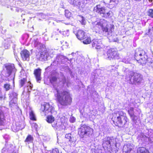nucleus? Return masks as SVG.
I'll list each match as a JSON object with an SVG mask.
<instances>
[{
  "mask_svg": "<svg viewBox=\"0 0 153 153\" xmlns=\"http://www.w3.org/2000/svg\"><path fill=\"white\" fill-rule=\"evenodd\" d=\"M12 153H16V152H14V153H13V152Z\"/></svg>",
  "mask_w": 153,
  "mask_h": 153,
  "instance_id": "obj_48",
  "label": "nucleus"
},
{
  "mask_svg": "<svg viewBox=\"0 0 153 153\" xmlns=\"http://www.w3.org/2000/svg\"><path fill=\"white\" fill-rule=\"evenodd\" d=\"M21 57L24 61H28L30 60V54L29 51L27 49H24L20 52Z\"/></svg>",
  "mask_w": 153,
  "mask_h": 153,
  "instance_id": "obj_11",
  "label": "nucleus"
},
{
  "mask_svg": "<svg viewBox=\"0 0 153 153\" xmlns=\"http://www.w3.org/2000/svg\"><path fill=\"white\" fill-rule=\"evenodd\" d=\"M40 52L41 53L39 59H41L42 60L44 59L45 57V55H47V54H48L47 50H45L43 51Z\"/></svg>",
  "mask_w": 153,
  "mask_h": 153,
  "instance_id": "obj_24",
  "label": "nucleus"
},
{
  "mask_svg": "<svg viewBox=\"0 0 153 153\" xmlns=\"http://www.w3.org/2000/svg\"><path fill=\"white\" fill-rule=\"evenodd\" d=\"M93 11L94 13H98L106 18H109L112 13L110 11H107L105 7L100 4L97 5L95 7Z\"/></svg>",
  "mask_w": 153,
  "mask_h": 153,
  "instance_id": "obj_8",
  "label": "nucleus"
},
{
  "mask_svg": "<svg viewBox=\"0 0 153 153\" xmlns=\"http://www.w3.org/2000/svg\"><path fill=\"white\" fill-rule=\"evenodd\" d=\"M37 49L40 52H42L45 50H47L46 49L45 46L40 43H37L35 46Z\"/></svg>",
  "mask_w": 153,
  "mask_h": 153,
  "instance_id": "obj_14",
  "label": "nucleus"
},
{
  "mask_svg": "<svg viewBox=\"0 0 153 153\" xmlns=\"http://www.w3.org/2000/svg\"><path fill=\"white\" fill-rule=\"evenodd\" d=\"M56 100L61 105L66 106L70 105L72 102V98L69 92L64 90L61 92L57 91Z\"/></svg>",
  "mask_w": 153,
  "mask_h": 153,
  "instance_id": "obj_2",
  "label": "nucleus"
},
{
  "mask_svg": "<svg viewBox=\"0 0 153 153\" xmlns=\"http://www.w3.org/2000/svg\"><path fill=\"white\" fill-rule=\"evenodd\" d=\"M16 69L13 64H10V80L12 81L13 87H15L14 79Z\"/></svg>",
  "mask_w": 153,
  "mask_h": 153,
  "instance_id": "obj_12",
  "label": "nucleus"
},
{
  "mask_svg": "<svg viewBox=\"0 0 153 153\" xmlns=\"http://www.w3.org/2000/svg\"><path fill=\"white\" fill-rule=\"evenodd\" d=\"M112 41L114 42H117V41L116 40H114Z\"/></svg>",
  "mask_w": 153,
  "mask_h": 153,
  "instance_id": "obj_43",
  "label": "nucleus"
},
{
  "mask_svg": "<svg viewBox=\"0 0 153 153\" xmlns=\"http://www.w3.org/2000/svg\"><path fill=\"white\" fill-rule=\"evenodd\" d=\"M93 42L92 44L93 47H97L99 46V45H98V40L97 39H94L92 40Z\"/></svg>",
  "mask_w": 153,
  "mask_h": 153,
  "instance_id": "obj_30",
  "label": "nucleus"
},
{
  "mask_svg": "<svg viewBox=\"0 0 153 153\" xmlns=\"http://www.w3.org/2000/svg\"><path fill=\"white\" fill-rule=\"evenodd\" d=\"M41 69L39 68L35 69L34 71L33 74L35 77L36 80L39 83H40L42 79L41 76Z\"/></svg>",
  "mask_w": 153,
  "mask_h": 153,
  "instance_id": "obj_13",
  "label": "nucleus"
},
{
  "mask_svg": "<svg viewBox=\"0 0 153 153\" xmlns=\"http://www.w3.org/2000/svg\"><path fill=\"white\" fill-rule=\"evenodd\" d=\"M134 58L140 65L145 64L147 59V56L145 51L143 49L138 48L136 50Z\"/></svg>",
  "mask_w": 153,
  "mask_h": 153,
  "instance_id": "obj_4",
  "label": "nucleus"
},
{
  "mask_svg": "<svg viewBox=\"0 0 153 153\" xmlns=\"http://www.w3.org/2000/svg\"><path fill=\"white\" fill-rule=\"evenodd\" d=\"M4 87L6 91L10 89V85L6 84L4 85Z\"/></svg>",
  "mask_w": 153,
  "mask_h": 153,
  "instance_id": "obj_38",
  "label": "nucleus"
},
{
  "mask_svg": "<svg viewBox=\"0 0 153 153\" xmlns=\"http://www.w3.org/2000/svg\"><path fill=\"white\" fill-rule=\"evenodd\" d=\"M137 153H150L149 150L145 147H139L137 150Z\"/></svg>",
  "mask_w": 153,
  "mask_h": 153,
  "instance_id": "obj_16",
  "label": "nucleus"
},
{
  "mask_svg": "<svg viewBox=\"0 0 153 153\" xmlns=\"http://www.w3.org/2000/svg\"><path fill=\"white\" fill-rule=\"evenodd\" d=\"M27 81V78L26 77L25 78H24L20 80L19 84L21 87H22L25 84V82Z\"/></svg>",
  "mask_w": 153,
  "mask_h": 153,
  "instance_id": "obj_26",
  "label": "nucleus"
},
{
  "mask_svg": "<svg viewBox=\"0 0 153 153\" xmlns=\"http://www.w3.org/2000/svg\"><path fill=\"white\" fill-rule=\"evenodd\" d=\"M26 36H27L28 37H29L28 36V35L27 34Z\"/></svg>",
  "mask_w": 153,
  "mask_h": 153,
  "instance_id": "obj_45",
  "label": "nucleus"
},
{
  "mask_svg": "<svg viewBox=\"0 0 153 153\" xmlns=\"http://www.w3.org/2000/svg\"><path fill=\"white\" fill-rule=\"evenodd\" d=\"M127 79L131 82V84L136 85L140 83L143 79L142 76L140 74L130 71L129 72L128 76L126 77Z\"/></svg>",
  "mask_w": 153,
  "mask_h": 153,
  "instance_id": "obj_6",
  "label": "nucleus"
},
{
  "mask_svg": "<svg viewBox=\"0 0 153 153\" xmlns=\"http://www.w3.org/2000/svg\"><path fill=\"white\" fill-rule=\"evenodd\" d=\"M12 130L16 132L17 131L20 129V128H19L18 126H16V124L15 123L14 124H13L11 126Z\"/></svg>",
  "mask_w": 153,
  "mask_h": 153,
  "instance_id": "obj_27",
  "label": "nucleus"
},
{
  "mask_svg": "<svg viewBox=\"0 0 153 153\" xmlns=\"http://www.w3.org/2000/svg\"><path fill=\"white\" fill-rule=\"evenodd\" d=\"M81 41V42L85 45L90 44L91 42V39H79Z\"/></svg>",
  "mask_w": 153,
  "mask_h": 153,
  "instance_id": "obj_25",
  "label": "nucleus"
},
{
  "mask_svg": "<svg viewBox=\"0 0 153 153\" xmlns=\"http://www.w3.org/2000/svg\"><path fill=\"white\" fill-rule=\"evenodd\" d=\"M54 118L52 115H48L46 118V121L49 123H52L54 121Z\"/></svg>",
  "mask_w": 153,
  "mask_h": 153,
  "instance_id": "obj_21",
  "label": "nucleus"
},
{
  "mask_svg": "<svg viewBox=\"0 0 153 153\" xmlns=\"http://www.w3.org/2000/svg\"><path fill=\"white\" fill-rule=\"evenodd\" d=\"M93 129L89 126L85 124L81 125L78 129V134L81 138L85 136L88 137L91 135L93 133Z\"/></svg>",
  "mask_w": 153,
  "mask_h": 153,
  "instance_id": "obj_5",
  "label": "nucleus"
},
{
  "mask_svg": "<svg viewBox=\"0 0 153 153\" xmlns=\"http://www.w3.org/2000/svg\"><path fill=\"white\" fill-rule=\"evenodd\" d=\"M15 96H17V94L16 93H15Z\"/></svg>",
  "mask_w": 153,
  "mask_h": 153,
  "instance_id": "obj_44",
  "label": "nucleus"
},
{
  "mask_svg": "<svg viewBox=\"0 0 153 153\" xmlns=\"http://www.w3.org/2000/svg\"><path fill=\"white\" fill-rule=\"evenodd\" d=\"M150 2H152L153 0H148Z\"/></svg>",
  "mask_w": 153,
  "mask_h": 153,
  "instance_id": "obj_42",
  "label": "nucleus"
},
{
  "mask_svg": "<svg viewBox=\"0 0 153 153\" xmlns=\"http://www.w3.org/2000/svg\"><path fill=\"white\" fill-rule=\"evenodd\" d=\"M30 118L31 120L33 121H36V119L35 117V115L33 111H31L29 112Z\"/></svg>",
  "mask_w": 153,
  "mask_h": 153,
  "instance_id": "obj_20",
  "label": "nucleus"
},
{
  "mask_svg": "<svg viewBox=\"0 0 153 153\" xmlns=\"http://www.w3.org/2000/svg\"><path fill=\"white\" fill-rule=\"evenodd\" d=\"M107 59L109 60L119 59L120 58L118 51L115 48H111L108 49L105 53Z\"/></svg>",
  "mask_w": 153,
  "mask_h": 153,
  "instance_id": "obj_7",
  "label": "nucleus"
},
{
  "mask_svg": "<svg viewBox=\"0 0 153 153\" xmlns=\"http://www.w3.org/2000/svg\"><path fill=\"white\" fill-rule=\"evenodd\" d=\"M118 3V1L116 0H110L109 3V7L111 9L115 7Z\"/></svg>",
  "mask_w": 153,
  "mask_h": 153,
  "instance_id": "obj_17",
  "label": "nucleus"
},
{
  "mask_svg": "<svg viewBox=\"0 0 153 153\" xmlns=\"http://www.w3.org/2000/svg\"><path fill=\"white\" fill-rule=\"evenodd\" d=\"M148 15L149 16L153 18V10L150 9L148 10Z\"/></svg>",
  "mask_w": 153,
  "mask_h": 153,
  "instance_id": "obj_33",
  "label": "nucleus"
},
{
  "mask_svg": "<svg viewBox=\"0 0 153 153\" xmlns=\"http://www.w3.org/2000/svg\"><path fill=\"white\" fill-rule=\"evenodd\" d=\"M59 32L60 33H61V32L60 31Z\"/></svg>",
  "mask_w": 153,
  "mask_h": 153,
  "instance_id": "obj_46",
  "label": "nucleus"
},
{
  "mask_svg": "<svg viewBox=\"0 0 153 153\" xmlns=\"http://www.w3.org/2000/svg\"><path fill=\"white\" fill-rule=\"evenodd\" d=\"M150 67L151 68H152L153 69V62H151L150 65Z\"/></svg>",
  "mask_w": 153,
  "mask_h": 153,
  "instance_id": "obj_40",
  "label": "nucleus"
},
{
  "mask_svg": "<svg viewBox=\"0 0 153 153\" xmlns=\"http://www.w3.org/2000/svg\"><path fill=\"white\" fill-rule=\"evenodd\" d=\"M65 137L69 140V141L71 142H73V141L71 140V136L70 134H67L65 135Z\"/></svg>",
  "mask_w": 153,
  "mask_h": 153,
  "instance_id": "obj_35",
  "label": "nucleus"
},
{
  "mask_svg": "<svg viewBox=\"0 0 153 153\" xmlns=\"http://www.w3.org/2000/svg\"><path fill=\"white\" fill-rule=\"evenodd\" d=\"M134 108L133 107H130L128 110V113L129 115L132 116V114H134Z\"/></svg>",
  "mask_w": 153,
  "mask_h": 153,
  "instance_id": "obj_29",
  "label": "nucleus"
},
{
  "mask_svg": "<svg viewBox=\"0 0 153 153\" xmlns=\"http://www.w3.org/2000/svg\"><path fill=\"white\" fill-rule=\"evenodd\" d=\"M52 126L54 128H56L57 127V122L55 123H54L53 124H52Z\"/></svg>",
  "mask_w": 153,
  "mask_h": 153,
  "instance_id": "obj_39",
  "label": "nucleus"
},
{
  "mask_svg": "<svg viewBox=\"0 0 153 153\" xmlns=\"http://www.w3.org/2000/svg\"><path fill=\"white\" fill-rule=\"evenodd\" d=\"M58 78L56 76H51L49 78V81L51 83L53 84L57 81Z\"/></svg>",
  "mask_w": 153,
  "mask_h": 153,
  "instance_id": "obj_22",
  "label": "nucleus"
},
{
  "mask_svg": "<svg viewBox=\"0 0 153 153\" xmlns=\"http://www.w3.org/2000/svg\"><path fill=\"white\" fill-rule=\"evenodd\" d=\"M92 25L94 29L98 30L102 29L103 32L107 33L108 35L114 31V25L110 24L104 19H101L99 22H93Z\"/></svg>",
  "mask_w": 153,
  "mask_h": 153,
  "instance_id": "obj_3",
  "label": "nucleus"
},
{
  "mask_svg": "<svg viewBox=\"0 0 153 153\" xmlns=\"http://www.w3.org/2000/svg\"><path fill=\"white\" fill-rule=\"evenodd\" d=\"M19 66H20L21 68L22 69H23V67H22V65L21 64H19Z\"/></svg>",
  "mask_w": 153,
  "mask_h": 153,
  "instance_id": "obj_41",
  "label": "nucleus"
},
{
  "mask_svg": "<svg viewBox=\"0 0 153 153\" xmlns=\"http://www.w3.org/2000/svg\"><path fill=\"white\" fill-rule=\"evenodd\" d=\"M75 118L73 117H70L69 121L71 123H74L75 122Z\"/></svg>",
  "mask_w": 153,
  "mask_h": 153,
  "instance_id": "obj_37",
  "label": "nucleus"
},
{
  "mask_svg": "<svg viewBox=\"0 0 153 153\" xmlns=\"http://www.w3.org/2000/svg\"><path fill=\"white\" fill-rule=\"evenodd\" d=\"M126 113L122 111H118L112 114L111 120L116 126L119 128L124 127L128 120Z\"/></svg>",
  "mask_w": 153,
  "mask_h": 153,
  "instance_id": "obj_1",
  "label": "nucleus"
},
{
  "mask_svg": "<svg viewBox=\"0 0 153 153\" xmlns=\"http://www.w3.org/2000/svg\"><path fill=\"white\" fill-rule=\"evenodd\" d=\"M79 21L82 25H85L86 24V21L85 18L81 15L79 16Z\"/></svg>",
  "mask_w": 153,
  "mask_h": 153,
  "instance_id": "obj_23",
  "label": "nucleus"
},
{
  "mask_svg": "<svg viewBox=\"0 0 153 153\" xmlns=\"http://www.w3.org/2000/svg\"><path fill=\"white\" fill-rule=\"evenodd\" d=\"M76 34V37L77 38H90V37H88L87 38L85 37V33L83 31L81 30H79Z\"/></svg>",
  "mask_w": 153,
  "mask_h": 153,
  "instance_id": "obj_15",
  "label": "nucleus"
},
{
  "mask_svg": "<svg viewBox=\"0 0 153 153\" xmlns=\"http://www.w3.org/2000/svg\"><path fill=\"white\" fill-rule=\"evenodd\" d=\"M151 27L152 28V30H153V27ZM151 30V27L149 28L148 31L147 32H146V36H148V37H149L150 38H151L152 36V33L151 32H150Z\"/></svg>",
  "mask_w": 153,
  "mask_h": 153,
  "instance_id": "obj_28",
  "label": "nucleus"
},
{
  "mask_svg": "<svg viewBox=\"0 0 153 153\" xmlns=\"http://www.w3.org/2000/svg\"><path fill=\"white\" fill-rule=\"evenodd\" d=\"M4 120V114L3 111L0 109V125H3V121Z\"/></svg>",
  "mask_w": 153,
  "mask_h": 153,
  "instance_id": "obj_18",
  "label": "nucleus"
},
{
  "mask_svg": "<svg viewBox=\"0 0 153 153\" xmlns=\"http://www.w3.org/2000/svg\"><path fill=\"white\" fill-rule=\"evenodd\" d=\"M62 34L65 36V37L68 36L69 35V30H67L66 31H63L62 32Z\"/></svg>",
  "mask_w": 153,
  "mask_h": 153,
  "instance_id": "obj_34",
  "label": "nucleus"
},
{
  "mask_svg": "<svg viewBox=\"0 0 153 153\" xmlns=\"http://www.w3.org/2000/svg\"><path fill=\"white\" fill-rule=\"evenodd\" d=\"M91 0H71L70 3L74 6L79 8L83 7L85 5Z\"/></svg>",
  "mask_w": 153,
  "mask_h": 153,
  "instance_id": "obj_9",
  "label": "nucleus"
},
{
  "mask_svg": "<svg viewBox=\"0 0 153 153\" xmlns=\"http://www.w3.org/2000/svg\"><path fill=\"white\" fill-rule=\"evenodd\" d=\"M33 140V137L30 135H28L25 140V142L32 143Z\"/></svg>",
  "mask_w": 153,
  "mask_h": 153,
  "instance_id": "obj_19",
  "label": "nucleus"
},
{
  "mask_svg": "<svg viewBox=\"0 0 153 153\" xmlns=\"http://www.w3.org/2000/svg\"><path fill=\"white\" fill-rule=\"evenodd\" d=\"M65 16L67 18H69L71 16V13L68 10H65Z\"/></svg>",
  "mask_w": 153,
  "mask_h": 153,
  "instance_id": "obj_31",
  "label": "nucleus"
},
{
  "mask_svg": "<svg viewBox=\"0 0 153 153\" xmlns=\"http://www.w3.org/2000/svg\"><path fill=\"white\" fill-rule=\"evenodd\" d=\"M53 109V107L50 105L49 103H46L42 105L40 111L41 112H44L45 115H46L50 112L52 113Z\"/></svg>",
  "mask_w": 153,
  "mask_h": 153,
  "instance_id": "obj_10",
  "label": "nucleus"
},
{
  "mask_svg": "<svg viewBox=\"0 0 153 153\" xmlns=\"http://www.w3.org/2000/svg\"><path fill=\"white\" fill-rule=\"evenodd\" d=\"M62 44H63V43L62 42L61 43Z\"/></svg>",
  "mask_w": 153,
  "mask_h": 153,
  "instance_id": "obj_47",
  "label": "nucleus"
},
{
  "mask_svg": "<svg viewBox=\"0 0 153 153\" xmlns=\"http://www.w3.org/2000/svg\"><path fill=\"white\" fill-rule=\"evenodd\" d=\"M129 116L131 118L132 121L133 122L136 121L137 119V116L134 115V114H132L131 116V115Z\"/></svg>",
  "mask_w": 153,
  "mask_h": 153,
  "instance_id": "obj_32",
  "label": "nucleus"
},
{
  "mask_svg": "<svg viewBox=\"0 0 153 153\" xmlns=\"http://www.w3.org/2000/svg\"><path fill=\"white\" fill-rule=\"evenodd\" d=\"M51 153H59L58 149L55 148L52 149L50 152Z\"/></svg>",
  "mask_w": 153,
  "mask_h": 153,
  "instance_id": "obj_36",
  "label": "nucleus"
}]
</instances>
